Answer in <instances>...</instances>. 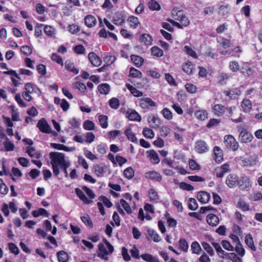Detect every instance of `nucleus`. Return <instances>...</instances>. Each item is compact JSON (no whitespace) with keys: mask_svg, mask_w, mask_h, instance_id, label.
I'll return each instance as SVG.
<instances>
[{"mask_svg":"<svg viewBox=\"0 0 262 262\" xmlns=\"http://www.w3.org/2000/svg\"><path fill=\"white\" fill-rule=\"evenodd\" d=\"M49 155L51 160V164L53 174L57 177L59 174V168L62 167L69 161L65 159V155L63 153L51 152Z\"/></svg>","mask_w":262,"mask_h":262,"instance_id":"f257e3e1","label":"nucleus"},{"mask_svg":"<svg viewBox=\"0 0 262 262\" xmlns=\"http://www.w3.org/2000/svg\"><path fill=\"white\" fill-rule=\"evenodd\" d=\"M125 19L120 13H116L113 17V21L116 25H122L124 23Z\"/></svg>","mask_w":262,"mask_h":262,"instance_id":"c85d7f7f","label":"nucleus"},{"mask_svg":"<svg viewBox=\"0 0 262 262\" xmlns=\"http://www.w3.org/2000/svg\"><path fill=\"white\" fill-rule=\"evenodd\" d=\"M245 243L253 251H256V247L254 245L253 238L251 234H249L246 236Z\"/></svg>","mask_w":262,"mask_h":262,"instance_id":"2f4dec72","label":"nucleus"},{"mask_svg":"<svg viewBox=\"0 0 262 262\" xmlns=\"http://www.w3.org/2000/svg\"><path fill=\"white\" fill-rule=\"evenodd\" d=\"M75 192L77 196L79 198V199L84 203L86 204H90L92 202V201L89 200L88 198L86 196V195L84 194V193L83 192V191L78 188L75 189Z\"/></svg>","mask_w":262,"mask_h":262,"instance_id":"b1692460","label":"nucleus"},{"mask_svg":"<svg viewBox=\"0 0 262 262\" xmlns=\"http://www.w3.org/2000/svg\"><path fill=\"white\" fill-rule=\"evenodd\" d=\"M143 136L148 139H152L154 137V133L150 128L145 127L143 130Z\"/></svg>","mask_w":262,"mask_h":262,"instance_id":"37998d69","label":"nucleus"},{"mask_svg":"<svg viewBox=\"0 0 262 262\" xmlns=\"http://www.w3.org/2000/svg\"><path fill=\"white\" fill-rule=\"evenodd\" d=\"M126 117L130 120L140 121L141 117L138 113L133 110H129L127 111Z\"/></svg>","mask_w":262,"mask_h":262,"instance_id":"9d476101","label":"nucleus"},{"mask_svg":"<svg viewBox=\"0 0 262 262\" xmlns=\"http://www.w3.org/2000/svg\"><path fill=\"white\" fill-rule=\"evenodd\" d=\"M206 220L208 224L212 226H216L219 223V217L214 214H209L207 216Z\"/></svg>","mask_w":262,"mask_h":262,"instance_id":"aec40b11","label":"nucleus"},{"mask_svg":"<svg viewBox=\"0 0 262 262\" xmlns=\"http://www.w3.org/2000/svg\"><path fill=\"white\" fill-rule=\"evenodd\" d=\"M141 257L147 262H159L158 259L153 256L152 255L145 253L141 255Z\"/></svg>","mask_w":262,"mask_h":262,"instance_id":"473e14b6","label":"nucleus"},{"mask_svg":"<svg viewBox=\"0 0 262 262\" xmlns=\"http://www.w3.org/2000/svg\"><path fill=\"white\" fill-rule=\"evenodd\" d=\"M239 139L241 142L243 143L250 142L253 139V136L251 133L247 130L243 128L239 135Z\"/></svg>","mask_w":262,"mask_h":262,"instance_id":"39448f33","label":"nucleus"},{"mask_svg":"<svg viewBox=\"0 0 262 262\" xmlns=\"http://www.w3.org/2000/svg\"><path fill=\"white\" fill-rule=\"evenodd\" d=\"M148 6L151 11H159L161 9L159 4L155 0L149 1Z\"/></svg>","mask_w":262,"mask_h":262,"instance_id":"f704fd0d","label":"nucleus"},{"mask_svg":"<svg viewBox=\"0 0 262 262\" xmlns=\"http://www.w3.org/2000/svg\"><path fill=\"white\" fill-rule=\"evenodd\" d=\"M81 220L82 222L85 225L89 226L90 228H93V223L88 215H86L81 216Z\"/></svg>","mask_w":262,"mask_h":262,"instance_id":"864d4df0","label":"nucleus"},{"mask_svg":"<svg viewBox=\"0 0 262 262\" xmlns=\"http://www.w3.org/2000/svg\"><path fill=\"white\" fill-rule=\"evenodd\" d=\"M125 135L129 140H130L133 142H137L138 140L130 128L126 129L125 132Z\"/></svg>","mask_w":262,"mask_h":262,"instance_id":"4c0bfd02","label":"nucleus"},{"mask_svg":"<svg viewBox=\"0 0 262 262\" xmlns=\"http://www.w3.org/2000/svg\"><path fill=\"white\" fill-rule=\"evenodd\" d=\"M65 68L68 70L71 71L75 74L78 73V70L75 68L74 63L72 62L66 61L65 62Z\"/></svg>","mask_w":262,"mask_h":262,"instance_id":"5fc2aeb1","label":"nucleus"},{"mask_svg":"<svg viewBox=\"0 0 262 262\" xmlns=\"http://www.w3.org/2000/svg\"><path fill=\"white\" fill-rule=\"evenodd\" d=\"M229 78V76L226 73H221L218 76V82L221 84H224L226 83L225 80H227Z\"/></svg>","mask_w":262,"mask_h":262,"instance_id":"69168bd1","label":"nucleus"},{"mask_svg":"<svg viewBox=\"0 0 262 262\" xmlns=\"http://www.w3.org/2000/svg\"><path fill=\"white\" fill-rule=\"evenodd\" d=\"M147 233L154 242H159L161 241V239L160 236L154 230L151 229H148L147 230Z\"/></svg>","mask_w":262,"mask_h":262,"instance_id":"72a5a7b5","label":"nucleus"},{"mask_svg":"<svg viewBox=\"0 0 262 262\" xmlns=\"http://www.w3.org/2000/svg\"><path fill=\"white\" fill-rule=\"evenodd\" d=\"M224 94L227 96L230 97L231 98H235L237 96L241 94V90L239 88H234L228 91L224 92Z\"/></svg>","mask_w":262,"mask_h":262,"instance_id":"dca6fc26","label":"nucleus"},{"mask_svg":"<svg viewBox=\"0 0 262 262\" xmlns=\"http://www.w3.org/2000/svg\"><path fill=\"white\" fill-rule=\"evenodd\" d=\"M214 159L216 162H221L223 159L222 150L218 146L214 147Z\"/></svg>","mask_w":262,"mask_h":262,"instance_id":"5701e85b","label":"nucleus"},{"mask_svg":"<svg viewBox=\"0 0 262 262\" xmlns=\"http://www.w3.org/2000/svg\"><path fill=\"white\" fill-rule=\"evenodd\" d=\"M83 128L88 130H92L95 129V124L92 121L86 120L83 123Z\"/></svg>","mask_w":262,"mask_h":262,"instance_id":"603ef678","label":"nucleus"},{"mask_svg":"<svg viewBox=\"0 0 262 262\" xmlns=\"http://www.w3.org/2000/svg\"><path fill=\"white\" fill-rule=\"evenodd\" d=\"M98 90L100 93L103 94H107L110 91V86L106 83L100 84L98 87Z\"/></svg>","mask_w":262,"mask_h":262,"instance_id":"79ce46f5","label":"nucleus"},{"mask_svg":"<svg viewBox=\"0 0 262 262\" xmlns=\"http://www.w3.org/2000/svg\"><path fill=\"white\" fill-rule=\"evenodd\" d=\"M139 105L144 109L148 108L149 106H153L155 105V102L149 98H144L141 99Z\"/></svg>","mask_w":262,"mask_h":262,"instance_id":"9b49d317","label":"nucleus"},{"mask_svg":"<svg viewBox=\"0 0 262 262\" xmlns=\"http://www.w3.org/2000/svg\"><path fill=\"white\" fill-rule=\"evenodd\" d=\"M179 248L184 252H187L188 251L189 246L185 239L180 238L179 239Z\"/></svg>","mask_w":262,"mask_h":262,"instance_id":"7c9ffc66","label":"nucleus"},{"mask_svg":"<svg viewBox=\"0 0 262 262\" xmlns=\"http://www.w3.org/2000/svg\"><path fill=\"white\" fill-rule=\"evenodd\" d=\"M224 143L227 148L233 151L238 148V143L232 135H226L224 137Z\"/></svg>","mask_w":262,"mask_h":262,"instance_id":"7ed1b4c3","label":"nucleus"},{"mask_svg":"<svg viewBox=\"0 0 262 262\" xmlns=\"http://www.w3.org/2000/svg\"><path fill=\"white\" fill-rule=\"evenodd\" d=\"M131 60L135 63L138 67L142 66L144 62V59L139 56L136 55H132L130 56Z\"/></svg>","mask_w":262,"mask_h":262,"instance_id":"c756f323","label":"nucleus"},{"mask_svg":"<svg viewBox=\"0 0 262 262\" xmlns=\"http://www.w3.org/2000/svg\"><path fill=\"white\" fill-rule=\"evenodd\" d=\"M235 251L240 256H243L245 254V250L242 247L241 243L235 245Z\"/></svg>","mask_w":262,"mask_h":262,"instance_id":"774afa93","label":"nucleus"},{"mask_svg":"<svg viewBox=\"0 0 262 262\" xmlns=\"http://www.w3.org/2000/svg\"><path fill=\"white\" fill-rule=\"evenodd\" d=\"M106 167L103 164L95 165L94 166L95 173L98 177H102L106 171Z\"/></svg>","mask_w":262,"mask_h":262,"instance_id":"4468645a","label":"nucleus"},{"mask_svg":"<svg viewBox=\"0 0 262 262\" xmlns=\"http://www.w3.org/2000/svg\"><path fill=\"white\" fill-rule=\"evenodd\" d=\"M212 245L215 249L220 256L223 258H225V256L226 255V253H225V251L222 249L220 245L218 243L215 242H212Z\"/></svg>","mask_w":262,"mask_h":262,"instance_id":"e433bc0d","label":"nucleus"},{"mask_svg":"<svg viewBox=\"0 0 262 262\" xmlns=\"http://www.w3.org/2000/svg\"><path fill=\"white\" fill-rule=\"evenodd\" d=\"M110 253L108 251H107L104 245L100 244L98 246V256L105 260H108L107 255Z\"/></svg>","mask_w":262,"mask_h":262,"instance_id":"f8f14e48","label":"nucleus"},{"mask_svg":"<svg viewBox=\"0 0 262 262\" xmlns=\"http://www.w3.org/2000/svg\"><path fill=\"white\" fill-rule=\"evenodd\" d=\"M146 154H147V157L150 158V160L154 164H158L160 162V159L159 156L156 151L151 149L146 151Z\"/></svg>","mask_w":262,"mask_h":262,"instance_id":"f3484780","label":"nucleus"},{"mask_svg":"<svg viewBox=\"0 0 262 262\" xmlns=\"http://www.w3.org/2000/svg\"><path fill=\"white\" fill-rule=\"evenodd\" d=\"M241 106L244 112L248 113L252 109V103L249 99H244L241 103Z\"/></svg>","mask_w":262,"mask_h":262,"instance_id":"a878e982","label":"nucleus"},{"mask_svg":"<svg viewBox=\"0 0 262 262\" xmlns=\"http://www.w3.org/2000/svg\"><path fill=\"white\" fill-rule=\"evenodd\" d=\"M148 195L151 201H157L159 200V196L157 192L153 189H150L148 191Z\"/></svg>","mask_w":262,"mask_h":262,"instance_id":"4d7b16f0","label":"nucleus"},{"mask_svg":"<svg viewBox=\"0 0 262 262\" xmlns=\"http://www.w3.org/2000/svg\"><path fill=\"white\" fill-rule=\"evenodd\" d=\"M8 248L11 253L15 255L19 254V251L18 248L14 244L9 243L8 244Z\"/></svg>","mask_w":262,"mask_h":262,"instance_id":"e2e57ef3","label":"nucleus"},{"mask_svg":"<svg viewBox=\"0 0 262 262\" xmlns=\"http://www.w3.org/2000/svg\"><path fill=\"white\" fill-rule=\"evenodd\" d=\"M229 69L233 72H236L239 70V64L237 61H232L229 64Z\"/></svg>","mask_w":262,"mask_h":262,"instance_id":"8fccbe9b","label":"nucleus"},{"mask_svg":"<svg viewBox=\"0 0 262 262\" xmlns=\"http://www.w3.org/2000/svg\"><path fill=\"white\" fill-rule=\"evenodd\" d=\"M99 121L102 128H105L107 127V117L104 115L99 116Z\"/></svg>","mask_w":262,"mask_h":262,"instance_id":"13d9d810","label":"nucleus"},{"mask_svg":"<svg viewBox=\"0 0 262 262\" xmlns=\"http://www.w3.org/2000/svg\"><path fill=\"white\" fill-rule=\"evenodd\" d=\"M84 21L85 25L89 28L94 27L97 23L96 18L91 15L86 16L85 17Z\"/></svg>","mask_w":262,"mask_h":262,"instance_id":"4be33fe9","label":"nucleus"},{"mask_svg":"<svg viewBox=\"0 0 262 262\" xmlns=\"http://www.w3.org/2000/svg\"><path fill=\"white\" fill-rule=\"evenodd\" d=\"M189 209L191 210H195L198 207V203L193 198H190L189 200L188 203Z\"/></svg>","mask_w":262,"mask_h":262,"instance_id":"052dcab7","label":"nucleus"},{"mask_svg":"<svg viewBox=\"0 0 262 262\" xmlns=\"http://www.w3.org/2000/svg\"><path fill=\"white\" fill-rule=\"evenodd\" d=\"M134 174V170L131 167H129L124 170V175L128 179H131Z\"/></svg>","mask_w":262,"mask_h":262,"instance_id":"49530a36","label":"nucleus"},{"mask_svg":"<svg viewBox=\"0 0 262 262\" xmlns=\"http://www.w3.org/2000/svg\"><path fill=\"white\" fill-rule=\"evenodd\" d=\"M194 66L190 61H187L183 65V70L188 74H191L193 73Z\"/></svg>","mask_w":262,"mask_h":262,"instance_id":"cd10ccee","label":"nucleus"},{"mask_svg":"<svg viewBox=\"0 0 262 262\" xmlns=\"http://www.w3.org/2000/svg\"><path fill=\"white\" fill-rule=\"evenodd\" d=\"M26 151L31 158L39 159L41 156L39 152L36 151L35 148L33 147H28Z\"/></svg>","mask_w":262,"mask_h":262,"instance_id":"bb28decb","label":"nucleus"},{"mask_svg":"<svg viewBox=\"0 0 262 262\" xmlns=\"http://www.w3.org/2000/svg\"><path fill=\"white\" fill-rule=\"evenodd\" d=\"M226 183L230 188L234 187L238 184V177L234 174H230L226 178Z\"/></svg>","mask_w":262,"mask_h":262,"instance_id":"6e6552de","label":"nucleus"},{"mask_svg":"<svg viewBox=\"0 0 262 262\" xmlns=\"http://www.w3.org/2000/svg\"><path fill=\"white\" fill-rule=\"evenodd\" d=\"M130 253L134 258L139 259L140 258L139 251L135 246H134L132 249L130 250Z\"/></svg>","mask_w":262,"mask_h":262,"instance_id":"338daca9","label":"nucleus"},{"mask_svg":"<svg viewBox=\"0 0 262 262\" xmlns=\"http://www.w3.org/2000/svg\"><path fill=\"white\" fill-rule=\"evenodd\" d=\"M191 249L193 254H199L201 251V247L197 242H193L191 245Z\"/></svg>","mask_w":262,"mask_h":262,"instance_id":"58836bf2","label":"nucleus"},{"mask_svg":"<svg viewBox=\"0 0 262 262\" xmlns=\"http://www.w3.org/2000/svg\"><path fill=\"white\" fill-rule=\"evenodd\" d=\"M126 86L127 89L130 91L132 94H133L136 97H140L142 96V93L137 89L131 85L130 84L127 83L126 84Z\"/></svg>","mask_w":262,"mask_h":262,"instance_id":"a19ab883","label":"nucleus"},{"mask_svg":"<svg viewBox=\"0 0 262 262\" xmlns=\"http://www.w3.org/2000/svg\"><path fill=\"white\" fill-rule=\"evenodd\" d=\"M202 246L204 249L210 255L213 256L214 254L212 248L206 242H202Z\"/></svg>","mask_w":262,"mask_h":262,"instance_id":"3c124183","label":"nucleus"},{"mask_svg":"<svg viewBox=\"0 0 262 262\" xmlns=\"http://www.w3.org/2000/svg\"><path fill=\"white\" fill-rule=\"evenodd\" d=\"M170 132V129L167 126H162L160 128V133L162 136L166 137Z\"/></svg>","mask_w":262,"mask_h":262,"instance_id":"0e129e2a","label":"nucleus"},{"mask_svg":"<svg viewBox=\"0 0 262 262\" xmlns=\"http://www.w3.org/2000/svg\"><path fill=\"white\" fill-rule=\"evenodd\" d=\"M241 70L244 75L250 76L255 72V67L248 62H244Z\"/></svg>","mask_w":262,"mask_h":262,"instance_id":"20e7f679","label":"nucleus"},{"mask_svg":"<svg viewBox=\"0 0 262 262\" xmlns=\"http://www.w3.org/2000/svg\"><path fill=\"white\" fill-rule=\"evenodd\" d=\"M210 195L209 193L206 191L199 192L197 195L198 200L202 203H207L210 199Z\"/></svg>","mask_w":262,"mask_h":262,"instance_id":"a211bd4d","label":"nucleus"},{"mask_svg":"<svg viewBox=\"0 0 262 262\" xmlns=\"http://www.w3.org/2000/svg\"><path fill=\"white\" fill-rule=\"evenodd\" d=\"M151 54L157 57H161L163 55V51L157 46H155L151 49Z\"/></svg>","mask_w":262,"mask_h":262,"instance_id":"c03bdc74","label":"nucleus"},{"mask_svg":"<svg viewBox=\"0 0 262 262\" xmlns=\"http://www.w3.org/2000/svg\"><path fill=\"white\" fill-rule=\"evenodd\" d=\"M129 76L132 77L139 78L142 77V74L138 70L134 68H131L129 70Z\"/></svg>","mask_w":262,"mask_h":262,"instance_id":"ea45409f","label":"nucleus"},{"mask_svg":"<svg viewBox=\"0 0 262 262\" xmlns=\"http://www.w3.org/2000/svg\"><path fill=\"white\" fill-rule=\"evenodd\" d=\"M147 120L150 126L155 128L158 127L161 123L160 119L156 116H149Z\"/></svg>","mask_w":262,"mask_h":262,"instance_id":"6ab92c4d","label":"nucleus"},{"mask_svg":"<svg viewBox=\"0 0 262 262\" xmlns=\"http://www.w3.org/2000/svg\"><path fill=\"white\" fill-rule=\"evenodd\" d=\"M184 51L188 55L196 59L198 58L197 54L194 50L188 46H185L184 48Z\"/></svg>","mask_w":262,"mask_h":262,"instance_id":"a18cd8bd","label":"nucleus"},{"mask_svg":"<svg viewBox=\"0 0 262 262\" xmlns=\"http://www.w3.org/2000/svg\"><path fill=\"white\" fill-rule=\"evenodd\" d=\"M237 205L238 207L244 211H247L249 210L248 204L246 203L243 199H240L237 202Z\"/></svg>","mask_w":262,"mask_h":262,"instance_id":"bf43d9fd","label":"nucleus"},{"mask_svg":"<svg viewBox=\"0 0 262 262\" xmlns=\"http://www.w3.org/2000/svg\"><path fill=\"white\" fill-rule=\"evenodd\" d=\"M57 256L59 262H67L68 260V255L64 251H60L57 253Z\"/></svg>","mask_w":262,"mask_h":262,"instance_id":"c9c22d12","label":"nucleus"},{"mask_svg":"<svg viewBox=\"0 0 262 262\" xmlns=\"http://www.w3.org/2000/svg\"><path fill=\"white\" fill-rule=\"evenodd\" d=\"M163 117L167 120H171L172 118V112L167 108H164L161 111Z\"/></svg>","mask_w":262,"mask_h":262,"instance_id":"6e6d98bb","label":"nucleus"},{"mask_svg":"<svg viewBox=\"0 0 262 262\" xmlns=\"http://www.w3.org/2000/svg\"><path fill=\"white\" fill-rule=\"evenodd\" d=\"M238 184L239 188L242 190H244L246 188H249L251 186V183L248 177H242L238 182Z\"/></svg>","mask_w":262,"mask_h":262,"instance_id":"2eb2a0df","label":"nucleus"},{"mask_svg":"<svg viewBox=\"0 0 262 262\" xmlns=\"http://www.w3.org/2000/svg\"><path fill=\"white\" fill-rule=\"evenodd\" d=\"M128 20L130 27L134 28H136L139 24V20L138 18L134 16H129Z\"/></svg>","mask_w":262,"mask_h":262,"instance_id":"de8ad7c7","label":"nucleus"},{"mask_svg":"<svg viewBox=\"0 0 262 262\" xmlns=\"http://www.w3.org/2000/svg\"><path fill=\"white\" fill-rule=\"evenodd\" d=\"M37 127L42 133H50L51 132L50 126L45 118H42L38 121Z\"/></svg>","mask_w":262,"mask_h":262,"instance_id":"423d86ee","label":"nucleus"},{"mask_svg":"<svg viewBox=\"0 0 262 262\" xmlns=\"http://www.w3.org/2000/svg\"><path fill=\"white\" fill-rule=\"evenodd\" d=\"M88 58L91 64L95 67L99 66L102 62L101 59L94 52L89 54Z\"/></svg>","mask_w":262,"mask_h":262,"instance_id":"1a4fd4ad","label":"nucleus"},{"mask_svg":"<svg viewBox=\"0 0 262 262\" xmlns=\"http://www.w3.org/2000/svg\"><path fill=\"white\" fill-rule=\"evenodd\" d=\"M195 149L199 154H203L208 150L206 143L201 140L196 142Z\"/></svg>","mask_w":262,"mask_h":262,"instance_id":"0eeeda50","label":"nucleus"},{"mask_svg":"<svg viewBox=\"0 0 262 262\" xmlns=\"http://www.w3.org/2000/svg\"><path fill=\"white\" fill-rule=\"evenodd\" d=\"M139 41L145 46H149L152 43V38L149 34L144 33L141 36Z\"/></svg>","mask_w":262,"mask_h":262,"instance_id":"412c9836","label":"nucleus"},{"mask_svg":"<svg viewBox=\"0 0 262 262\" xmlns=\"http://www.w3.org/2000/svg\"><path fill=\"white\" fill-rule=\"evenodd\" d=\"M120 204L127 213L132 212L130 205L124 199L120 200Z\"/></svg>","mask_w":262,"mask_h":262,"instance_id":"680f3d73","label":"nucleus"},{"mask_svg":"<svg viewBox=\"0 0 262 262\" xmlns=\"http://www.w3.org/2000/svg\"><path fill=\"white\" fill-rule=\"evenodd\" d=\"M145 177L147 178L160 182L162 180L161 175L158 172L155 171H150L145 173Z\"/></svg>","mask_w":262,"mask_h":262,"instance_id":"ddd939ff","label":"nucleus"},{"mask_svg":"<svg viewBox=\"0 0 262 262\" xmlns=\"http://www.w3.org/2000/svg\"><path fill=\"white\" fill-rule=\"evenodd\" d=\"M226 107L221 104H216L213 108V112L215 115L220 116L226 111Z\"/></svg>","mask_w":262,"mask_h":262,"instance_id":"393cba45","label":"nucleus"},{"mask_svg":"<svg viewBox=\"0 0 262 262\" xmlns=\"http://www.w3.org/2000/svg\"><path fill=\"white\" fill-rule=\"evenodd\" d=\"M172 15L173 17L181 23L182 27H187L190 24V21L188 18L181 11H177V10L173 9L172 12Z\"/></svg>","mask_w":262,"mask_h":262,"instance_id":"f03ea898","label":"nucleus"},{"mask_svg":"<svg viewBox=\"0 0 262 262\" xmlns=\"http://www.w3.org/2000/svg\"><path fill=\"white\" fill-rule=\"evenodd\" d=\"M119 105V100L117 98H112L109 101V105L113 109H117Z\"/></svg>","mask_w":262,"mask_h":262,"instance_id":"09e8293b","label":"nucleus"}]
</instances>
